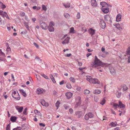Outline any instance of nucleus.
<instances>
[{
    "label": "nucleus",
    "instance_id": "f257e3e1",
    "mask_svg": "<svg viewBox=\"0 0 130 130\" xmlns=\"http://www.w3.org/2000/svg\"><path fill=\"white\" fill-rule=\"evenodd\" d=\"M86 79L91 84H99L100 83V82L97 79L93 78L89 76H87Z\"/></svg>",
    "mask_w": 130,
    "mask_h": 130
},
{
    "label": "nucleus",
    "instance_id": "f03ea898",
    "mask_svg": "<svg viewBox=\"0 0 130 130\" xmlns=\"http://www.w3.org/2000/svg\"><path fill=\"white\" fill-rule=\"evenodd\" d=\"M102 62L100 61L97 58V57L95 56V59L94 60V64L92 67L93 68L96 67V66H100L102 65Z\"/></svg>",
    "mask_w": 130,
    "mask_h": 130
},
{
    "label": "nucleus",
    "instance_id": "7ed1b4c3",
    "mask_svg": "<svg viewBox=\"0 0 130 130\" xmlns=\"http://www.w3.org/2000/svg\"><path fill=\"white\" fill-rule=\"evenodd\" d=\"M12 97L16 100H19L21 99V97L19 93L17 92V93L15 91H14L12 93Z\"/></svg>",
    "mask_w": 130,
    "mask_h": 130
},
{
    "label": "nucleus",
    "instance_id": "20e7f679",
    "mask_svg": "<svg viewBox=\"0 0 130 130\" xmlns=\"http://www.w3.org/2000/svg\"><path fill=\"white\" fill-rule=\"evenodd\" d=\"M55 25L54 23L53 22H50L48 26V29L50 32L53 31L54 30V29L53 26Z\"/></svg>",
    "mask_w": 130,
    "mask_h": 130
},
{
    "label": "nucleus",
    "instance_id": "39448f33",
    "mask_svg": "<svg viewBox=\"0 0 130 130\" xmlns=\"http://www.w3.org/2000/svg\"><path fill=\"white\" fill-rule=\"evenodd\" d=\"M40 24L41 28L43 29L46 30L48 28V26L47 24L44 22L40 21Z\"/></svg>",
    "mask_w": 130,
    "mask_h": 130
},
{
    "label": "nucleus",
    "instance_id": "423d86ee",
    "mask_svg": "<svg viewBox=\"0 0 130 130\" xmlns=\"http://www.w3.org/2000/svg\"><path fill=\"white\" fill-rule=\"evenodd\" d=\"M94 116V115L91 112H89L86 114L85 116V119L86 120H88L89 118H93Z\"/></svg>",
    "mask_w": 130,
    "mask_h": 130
},
{
    "label": "nucleus",
    "instance_id": "0eeeda50",
    "mask_svg": "<svg viewBox=\"0 0 130 130\" xmlns=\"http://www.w3.org/2000/svg\"><path fill=\"white\" fill-rule=\"evenodd\" d=\"M75 99L76 102L77 103L75 105V107H77L81 104V97L79 96H77L76 97Z\"/></svg>",
    "mask_w": 130,
    "mask_h": 130
},
{
    "label": "nucleus",
    "instance_id": "6e6552de",
    "mask_svg": "<svg viewBox=\"0 0 130 130\" xmlns=\"http://www.w3.org/2000/svg\"><path fill=\"white\" fill-rule=\"evenodd\" d=\"M100 26L101 28L102 29L106 27V24L104 21L103 20L100 21Z\"/></svg>",
    "mask_w": 130,
    "mask_h": 130
},
{
    "label": "nucleus",
    "instance_id": "1a4fd4ad",
    "mask_svg": "<svg viewBox=\"0 0 130 130\" xmlns=\"http://www.w3.org/2000/svg\"><path fill=\"white\" fill-rule=\"evenodd\" d=\"M45 92V90L42 89L38 88L37 89L36 91V93L38 94H41Z\"/></svg>",
    "mask_w": 130,
    "mask_h": 130
},
{
    "label": "nucleus",
    "instance_id": "9d476101",
    "mask_svg": "<svg viewBox=\"0 0 130 130\" xmlns=\"http://www.w3.org/2000/svg\"><path fill=\"white\" fill-rule=\"evenodd\" d=\"M102 10L103 12L105 13H107L109 12L108 5H107V7H103L102 8Z\"/></svg>",
    "mask_w": 130,
    "mask_h": 130
},
{
    "label": "nucleus",
    "instance_id": "9b49d317",
    "mask_svg": "<svg viewBox=\"0 0 130 130\" xmlns=\"http://www.w3.org/2000/svg\"><path fill=\"white\" fill-rule=\"evenodd\" d=\"M41 103L42 106H45L46 107H47L48 106V104L47 103H46L45 101L44 100H41Z\"/></svg>",
    "mask_w": 130,
    "mask_h": 130
},
{
    "label": "nucleus",
    "instance_id": "f8f14e48",
    "mask_svg": "<svg viewBox=\"0 0 130 130\" xmlns=\"http://www.w3.org/2000/svg\"><path fill=\"white\" fill-rule=\"evenodd\" d=\"M70 39V38L68 37H67L62 42L63 44H66L68 43Z\"/></svg>",
    "mask_w": 130,
    "mask_h": 130
},
{
    "label": "nucleus",
    "instance_id": "ddd939ff",
    "mask_svg": "<svg viewBox=\"0 0 130 130\" xmlns=\"http://www.w3.org/2000/svg\"><path fill=\"white\" fill-rule=\"evenodd\" d=\"M16 109L18 110L19 112L21 113L22 112L23 109V107H20L19 106H15Z\"/></svg>",
    "mask_w": 130,
    "mask_h": 130
},
{
    "label": "nucleus",
    "instance_id": "4468645a",
    "mask_svg": "<svg viewBox=\"0 0 130 130\" xmlns=\"http://www.w3.org/2000/svg\"><path fill=\"white\" fill-rule=\"evenodd\" d=\"M65 95L67 98L69 99L72 96L73 94L70 92H67L66 93Z\"/></svg>",
    "mask_w": 130,
    "mask_h": 130
},
{
    "label": "nucleus",
    "instance_id": "2eb2a0df",
    "mask_svg": "<svg viewBox=\"0 0 130 130\" xmlns=\"http://www.w3.org/2000/svg\"><path fill=\"white\" fill-rule=\"evenodd\" d=\"M117 124L116 122H112L109 124V125L112 127H114L116 126Z\"/></svg>",
    "mask_w": 130,
    "mask_h": 130
},
{
    "label": "nucleus",
    "instance_id": "dca6fc26",
    "mask_svg": "<svg viewBox=\"0 0 130 130\" xmlns=\"http://www.w3.org/2000/svg\"><path fill=\"white\" fill-rule=\"evenodd\" d=\"M19 90L20 91L23 95L24 97H26V94L23 90L20 89Z\"/></svg>",
    "mask_w": 130,
    "mask_h": 130
},
{
    "label": "nucleus",
    "instance_id": "f3484780",
    "mask_svg": "<svg viewBox=\"0 0 130 130\" xmlns=\"http://www.w3.org/2000/svg\"><path fill=\"white\" fill-rule=\"evenodd\" d=\"M121 17L122 16L120 14L118 15L116 18V21L117 22H119L121 21Z\"/></svg>",
    "mask_w": 130,
    "mask_h": 130
},
{
    "label": "nucleus",
    "instance_id": "a211bd4d",
    "mask_svg": "<svg viewBox=\"0 0 130 130\" xmlns=\"http://www.w3.org/2000/svg\"><path fill=\"white\" fill-rule=\"evenodd\" d=\"M8 45H9L8 44L6 43V46L7 47L6 49L7 52L8 53H10L11 52V49L8 46Z\"/></svg>",
    "mask_w": 130,
    "mask_h": 130
},
{
    "label": "nucleus",
    "instance_id": "6ab92c4d",
    "mask_svg": "<svg viewBox=\"0 0 130 130\" xmlns=\"http://www.w3.org/2000/svg\"><path fill=\"white\" fill-rule=\"evenodd\" d=\"M91 4L92 5L95 6L97 5V3L95 0H91Z\"/></svg>",
    "mask_w": 130,
    "mask_h": 130
},
{
    "label": "nucleus",
    "instance_id": "aec40b11",
    "mask_svg": "<svg viewBox=\"0 0 130 130\" xmlns=\"http://www.w3.org/2000/svg\"><path fill=\"white\" fill-rule=\"evenodd\" d=\"M89 33L90 34L91 36L94 34L95 32L94 30L92 29V28H90L89 30Z\"/></svg>",
    "mask_w": 130,
    "mask_h": 130
},
{
    "label": "nucleus",
    "instance_id": "412c9836",
    "mask_svg": "<svg viewBox=\"0 0 130 130\" xmlns=\"http://www.w3.org/2000/svg\"><path fill=\"white\" fill-rule=\"evenodd\" d=\"M1 15H2L3 18L6 17L7 18L9 19L8 15L7 13L5 12H3L2 14Z\"/></svg>",
    "mask_w": 130,
    "mask_h": 130
},
{
    "label": "nucleus",
    "instance_id": "4be33fe9",
    "mask_svg": "<svg viewBox=\"0 0 130 130\" xmlns=\"http://www.w3.org/2000/svg\"><path fill=\"white\" fill-rule=\"evenodd\" d=\"M119 107L120 108H124L125 106L121 102L119 101Z\"/></svg>",
    "mask_w": 130,
    "mask_h": 130
},
{
    "label": "nucleus",
    "instance_id": "5701e85b",
    "mask_svg": "<svg viewBox=\"0 0 130 130\" xmlns=\"http://www.w3.org/2000/svg\"><path fill=\"white\" fill-rule=\"evenodd\" d=\"M100 4L102 6V8H103V7H107V5H108L107 4L104 2L101 3Z\"/></svg>",
    "mask_w": 130,
    "mask_h": 130
},
{
    "label": "nucleus",
    "instance_id": "b1692460",
    "mask_svg": "<svg viewBox=\"0 0 130 130\" xmlns=\"http://www.w3.org/2000/svg\"><path fill=\"white\" fill-rule=\"evenodd\" d=\"M110 71L111 74L112 75H114L116 73V71L115 69L113 68H111L110 69Z\"/></svg>",
    "mask_w": 130,
    "mask_h": 130
},
{
    "label": "nucleus",
    "instance_id": "393cba45",
    "mask_svg": "<svg viewBox=\"0 0 130 130\" xmlns=\"http://www.w3.org/2000/svg\"><path fill=\"white\" fill-rule=\"evenodd\" d=\"M50 78L53 82L54 83H56V81L55 80L54 78L53 77V75L52 74H51L50 75Z\"/></svg>",
    "mask_w": 130,
    "mask_h": 130
},
{
    "label": "nucleus",
    "instance_id": "a878e982",
    "mask_svg": "<svg viewBox=\"0 0 130 130\" xmlns=\"http://www.w3.org/2000/svg\"><path fill=\"white\" fill-rule=\"evenodd\" d=\"M41 7H37L36 6H34L32 7V8L34 10H36L37 11L41 9Z\"/></svg>",
    "mask_w": 130,
    "mask_h": 130
},
{
    "label": "nucleus",
    "instance_id": "bb28decb",
    "mask_svg": "<svg viewBox=\"0 0 130 130\" xmlns=\"http://www.w3.org/2000/svg\"><path fill=\"white\" fill-rule=\"evenodd\" d=\"M17 119V118L14 116H12L10 118V120L12 122H14Z\"/></svg>",
    "mask_w": 130,
    "mask_h": 130
},
{
    "label": "nucleus",
    "instance_id": "cd10ccee",
    "mask_svg": "<svg viewBox=\"0 0 130 130\" xmlns=\"http://www.w3.org/2000/svg\"><path fill=\"white\" fill-rule=\"evenodd\" d=\"M63 5L66 8H68L70 7V4L69 3H67L66 4H63Z\"/></svg>",
    "mask_w": 130,
    "mask_h": 130
},
{
    "label": "nucleus",
    "instance_id": "c85d7f7f",
    "mask_svg": "<svg viewBox=\"0 0 130 130\" xmlns=\"http://www.w3.org/2000/svg\"><path fill=\"white\" fill-rule=\"evenodd\" d=\"M101 93V90H98V89H96L95 90L94 92L93 93L95 94H99Z\"/></svg>",
    "mask_w": 130,
    "mask_h": 130
},
{
    "label": "nucleus",
    "instance_id": "c756f323",
    "mask_svg": "<svg viewBox=\"0 0 130 130\" xmlns=\"http://www.w3.org/2000/svg\"><path fill=\"white\" fill-rule=\"evenodd\" d=\"M42 10H44L45 11H46L47 8L46 6L44 5H42Z\"/></svg>",
    "mask_w": 130,
    "mask_h": 130
},
{
    "label": "nucleus",
    "instance_id": "7c9ffc66",
    "mask_svg": "<svg viewBox=\"0 0 130 130\" xmlns=\"http://www.w3.org/2000/svg\"><path fill=\"white\" fill-rule=\"evenodd\" d=\"M104 18L106 21H108L109 20H110V17L108 15H105L104 17Z\"/></svg>",
    "mask_w": 130,
    "mask_h": 130
},
{
    "label": "nucleus",
    "instance_id": "2f4dec72",
    "mask_svg": "<svg viewBox=\"0 0 130 130\" xmlns=\"http://www.w3.org/2000/svg\"><path fill=\"white\" fill-rule=\"evenodd\" d=\"M24 25L26 27V28L27 29L29 30V26H28V24L27 22H24Z\"/></svg>",
    "mask_w": 130,
    "mask_h": 130
},
{
    "label": "nucleus",
    "instance_id": "473e14b6",
    "mask_svg": "<svg viewBox=\"0 0 130 130\" xmlns=\"http://www.w3.org/2000/svg\"><path fill=\"white\" fill-rule=\"evenodd\" d=\"M70 32L73 33H75V31L74 30L73 27H72L70 28Z\"/></svg>",
    "mask_w": 130,
    "mask_h": 130
},
{
    "label": "nucleus",
    "instance_id": "72a5a7b5",
    "mask_svg": "<svg viewBox=\"0 0 130 130\" xmlns=\"http://www.w3.org/2000/svg\"><path fill=\"white\" fill-rule=\"evenodd\" d=\"M64 15L65 17L67 19L69 18L70 17L68 13H64Z\"/></svg>",
    "mask_w": 130,
    "mask_h": 130
},
{
    "label": "nucleus",
    "instance_id": "f704fd0d",
    "mask_svg": "<svg viewBox=\"0 0 130 130\" xmlns=\"http://www.w3.org/2000/svg\"><path fill=\"white\" fill-rule=\"evenodd\" d=\"M106 102V100L105 98H103L102 100L100 102V103L102 104V105H104Z\"/></svg>",
    "mask_w": 130,
    "mask_h": 130
},
{
    "label": "nucleus",
    "instance_id": "c9c22d12",
    "mask_svg": "<svg viewBox=\"0 0 130 130\" xmlns=\"http://www.w3.org/2000/svg\"><path fill=\"white\" fill-rule=\"evenodd\" d=\"M113 106L115 108L119 107V105L117 104L116 103H114L113 104Z\"/></svg>",
    "mask_w": 130,
    "mask_h": 130
},
{
    "label": "nucleus",
    "instance_id": "e433bc0d",
    "mask_svg": "<svg viewBox=\"0 0 130 130\" xmlns=\"http://www.w3.org/2000/svg\"><path fill=\"white\" fill-rule=\"evenodd\" d=\"M90 93V91L88 90H85L84 91V93L85 94H87Z\"/></svg>",
    "mask_w": 130,
    "mask_h": 130
},
{
    "label": "nucleus",
    "instance_id": "4c0bfd02",
    "mask_svg": "<svg viewBox=\"0 0 130 130\" xmlns=\"http://www.w3.org/2000/svg\"><path fill=\"white\" fill-rule=\"evenodd\" d=\"M128 88L127 86L125 85L123 86V90L124 91H126L128 89Z\"/></svg>",
    "mask_w": 130,
    "mask_h": 130
},
{
    "label": "nucleus",
    "instance_id": "58836bf2",
    "mask_svg": "<svg viewBox=\"0 0 130 130\" xmlns=\"http://www.w3.org/2000/svg\"><path fill=\"white\" fill-rule=\"evenodd\" d=\"M60 103L59 101H57L56 102L55 105L57 107V109H58Z\"/></svg>",
    "mask_w": 130,
    "mask_h": 130
},
{
    "label": "nucleus",
    "instance_id": "ea45409f",
    "mask_svg": "<svg viewBox=\"0 0 130 130\" xmlns=\"http://www.w3.org/2000/svg\"><path fill=\"white\" fill-rule=\"evenodd\" d=\"M126 54L127 55H130V48L128 47L126 51Z\"/></svg>",
    "mask_w": 130,
    "mask_h": 130
},
{
    "label": "nucleus",
    "instance_id": "a19ab883",
    "mask_svg": "<svg viewBox=\"0 0 130 130\" xmlns=\"http://www.w3.org/2000/svg\"><path fill=\"white\" fill-rule=\"evenodd\" d=\"M116 94L118 98H119L120 97L121 95L120 93L119 92H116Z\"/></svg>",
    "mask_w": 130,
    "mask_h": 130
},
{
    "label": "nucleus",
    "instance_id": "79ce46f5",
    "mask_svg": "<svg viewBox=\"0 0 130 130\" xmlns=\"http://www.w3.org/2000/svg\"><path fill=\"white\" fill-rule=\"evenodd\" d=\"M68 89H70L71 88V84L69 83H68L66 85Z\"/></svg>",
    "mask_w": 130,
    "mask_h": 130
},
{
    "label": "nucleus",
    "instance_id": "37998d69",
    "mask_svg": "<svg viewBox=\"0 0 130 130\" xmlns=\"http://www.w3.org/2000/svg\"><path fill=\"white\" fill-rule=\"evenodd\" d=\"M70 79L71 82L73 83H74L75 82V80L74 78L71 77L70 78Z\"/></svg>",
    "mask_w": 130,
    "mask_h": 130
},
{
    "label": "nucleus",
    "instance_id": "c03bdc74",
    "mask_svg": "<svg viewBox=\"0 0 130 130\" xmlns=\"http://www.w3.org/2000/svg\"><path fill=\"white\" fill-rule=\"evenodd\" d=\"M0 6L3 9L5 8L6 7V6L3 3Z\"/></svg>",
    "mask_w": 130,
    "mask_h": 130
},
{
    "label": "nucleus",
    "instance_id": "a18cd8bd",
    "mask_svg": "<svg viewBox=\"0 0 130 130\" xmlns=\"http://www.w3.org/2000/svg\"><path fill=\"white\" fill-rule=\"evenodd\" d=\"M64 107L65 109L66 110L68 109L69 108V107L68 106L67 104H65L64 105Z\"/></svg>",
    "mask_w": 130,
    "mask_h": 130
},
{
    "label": "nucleus",
    "instance_id": "49530a36",
    "mask_svg": "<svg viewBox=\"0 0 130 130\" xmlns=\"http://www.w3.org/2000/svg\"><path fill=\"white\" fill-rule=\"evenodd\" d=\"M76 17L77 19H79L80 18V13L79 12H78L77 13Z\"/></svg>",
    "mask_w": 130,
    "mask_h": 130
},
{
    "label": "nucleus",
    "instance_id": "de8ad7c7",
    "mask_svg": "<svg viewBox=\"0 0 130 130\" xmlns=\"http://www.w3.org/2000/svg\"><path fill=\"white\" fill-rule=\"evenodd\" d=\"M41 75L43 76L44 77L47 79H49L48 77L46 75H45L44 74H42Z\"/></svg>",
    "mask_w": 130,
    "mask_h": 130
},
{
    "label": "nucleus",
    "instance_id": "09e8293b",
    "mask_svg": "<svg viewBox=\"0 0 130 130\" xmlns=\"http://www.w3.org/2000/svg\"><path fill=\"white\" fill-rule=\"evenodd\" d=\"M34 44V45L35 46L38 48H39V46L35 42H34L33 43Z\"/></svg>",
    "mask_w": 130,
    "mask_h": 130
},
{
    "label": "nucleus",
    "instance_id": "8fccbe9b",
    "mask_svg": "<svg viewBox=\"0 0 130 130\" xmlns=\"http://www.w3.org/2000/svg\"><path fill=\"white\" fill-rule=\"evenodd\" d=\"M10 125L9 124H8L7 126V127L6 128V130H9V128H10Z\"/></svg>",
    "mask_w": 130,
    "mask_h": 130
},
{
    "label": "nucleus",
    "instance_id": "3c124183",
    "mask_svg": "<svg viewBox=\"0 0 130 130\" xmlns=\"http://www.w3.org/2000/svg\"><path fill=\"white\" fill-rule=\"evenodd\" d=\"M26 111L27 108H26L24 110L23 112V113L25 115H26L27 114Z\"/></svg>",
    "mask_w": 130,
    "mask_h": 130
},
{
    "label": "nucleus",
    "instance_id": "603ef678",
    "mask_svg": "<svg viewBox=\"0 0 130 130\" xmlns=\"http://www.w3.org/2000/svg\"><path fill=\"white\" fill-rule=\"evenodd\" d=\"M37 115L40 118H41L42 116V115L41 114V113L40 112H39L38 113Z\"/></svg>",
    "mask_w": 130,
    "mask_h": 130
},
{
    "label": "nucleus",
    "instance_id": "864d4df0",
    "mask_svg": "<svg viewBox=\"0 0 130 130\" xmlns=\"http://www.w3.org/2000/svg\"><path fill=\"white\" fill-rule=\"evenodd\" d=\"M20 15L22 17H23L25 16V13L23 12H22L20 14Z\"/></svg>",
    "mask_w": 130,
    "mask_h": 130
},
{
    "label": "nucleus",
    "instance_id": "5fc2aeb1",
    "mask_svg": "<svg viewBox=\"0 0 130 130\" xmlns=\"http://www.w3.org/2000/svg\"><path fill=\"white\" fill-rule=\"evenodd\" d=\"M71 54L70 53L69 54H66L64 55V56L67 57H69L71 56Z\"/></svg>",
    "mask_w": 130,
    "mask_h": 130
},
{
    "label": "nucleus",
    "instance_id": "6e6d98bb",
    "mask_svg": "<svg viewBox=\"0 0 130 130\" xmlns=\"http://www.w3.org/2000/svg\"><path fill=\"white\" fill-rule=\"evenodd\" d=\"M5 54L3 53L2 51H0V56L2 55H4Z\"/></svg>",
    "mask_w": 130,
    "mask_h": 130
},
{
    "label": "nucleus",
    "instance_id": "4d7b16f0",
    "mask_svg": "<svg viewBox=\"0 0 130 130\" xmlns=\"http://www.w3.org/2000/svg\"><path fill=\"white\" fill-rule=\"evenodd\" d=\"M116 27L118 28H120V25L119 24H117L116 25Z\"/></svg>",
    "mask_w": 130,
    "mask_h": 130
},
{
    "label": "nucleus",
    "instance_id": "13d9d810",
    "mask_svg": "<svg viewBox=\"0 0 130 130\" xmlns=\"http://www.w3.org/2000/svg\"><path fill=\"white\" fill-rule=\"evenodd\" d=\"M39 124L40 126H42L43 127H44L45 126V125L42 123H39Z\"/></svg>",
    "mask_w": 130,
    "mask_h": 130
},
{
    "label": "nucleus",
    "instance_id": "bf43d9fd",
    "mask_svg": "<svg viewBox=\"0 0 130 130\" xmlns=\"http://www.w3.org/2000/svg\"><path fill=\"white\" fill-rule=\"evenodd\" d=\"M127 62L128 63L130 62V56H129L128 57Z\"/></svg>",
    "mask_w": 130,
    "mask_h": 130
},
{
    "label": "nucleus",
    "instance_id": "052dcab7",
    "mask_svg": "<svg viewBox=\"0 0 130 130\" xmlns=\"http://www.w3.org/2000/svg\"><path fill=\"white\" fill-rule=\"evenodd\" d=\"M34 112L37 115V114L39 112L37 110H34Z\"/></svg>",
    "mask_w": 130,
    "mask_h": 130
},
{
    "label": "nucleus",
    "instance_id": "680f3d73",
    "mask_svg": "<svg viewBox=\"0 0 130 130\" xmlns=\"http://www.w3.org/2000/svg\"><path fill=\"white\" fill-rule=\"evenodd\" d=\"M64 83V81L63 80H62L61 81V82H60L59 83V84L60 85H62Z\"/></svg>",
    "mask_w": 130,
    "mask_h": 130
},
{
    "label": "nucleus",
    "instance_id": "e2e57ef3",
    "mask_svg": "<svg viewBox=\"0 0 130 130\" xmlns=\"http://www.w3.org/2000/svg\"><path fill=\"white\" fill-rule=\"evenodd\" d=\"M69 111L70 113H72L73 112V110L72 108H70L69 109Z\"/></svg>",
    "mask_w": 130,
    "mask_h": 130
},
{
    "label": "nucleus",
    "instance_id": "0e129e2a",
    "mask_svg": "<svg viewBox=\"0 0 130 130\" xmlns=\"http://www.w3.org/2000/svg\"><path fill=\"white\" fill-rule=\"evenodd\" d=\"M32 20L34 22L36 20V19L35 18H33L32 19Z\"/></svg>",
    "mask_w": 130,
    "mask_h": 130
},
{
    "label": "nucleus",
    "instance_id": "69168bd1",
    "mask_svg": "<svg viewBox=\"0 0 130 130\" xmlns=\"http://www.w3.org/2000/svg\"><path fill=\"white\" fill-rule=\"evenodd\" d=\"M91 55V53H88L86 55L87 57H88L89 56Z\"/></svg>",
    "mask_w": 130,
    "mask_h": 130
},
{
    "label": "nucleus",
    "instance_id": "338daca9",
    "mask_svg": "<svg viewBox=\"0 0 130 130\" xmlns=\"http://www.w3.org/2000/svg\"><path fill=\"white\" fill-rule=\"evenodd\" d=\"M78 65L79 66H80L82 64V62H78Z\"/></svg>",
    "mask_w": 130,
    "mask_h": 130
},
{
    "label": "nucleus",
    "instance_id": "774afa93",
    "mask_svg": "<svg viewBox=\"0 0 130 130\" xmlns=\"http://www.w3.org/2000/svg\"><path fill=\"white\" fill-rule=\"evenodd\" d=\"M103 121L104 120H106L107 119V118L105 116H103Z\"/></svg>",
    "mask_w": 130,
    "mask_h": 130
}]
</instances>
